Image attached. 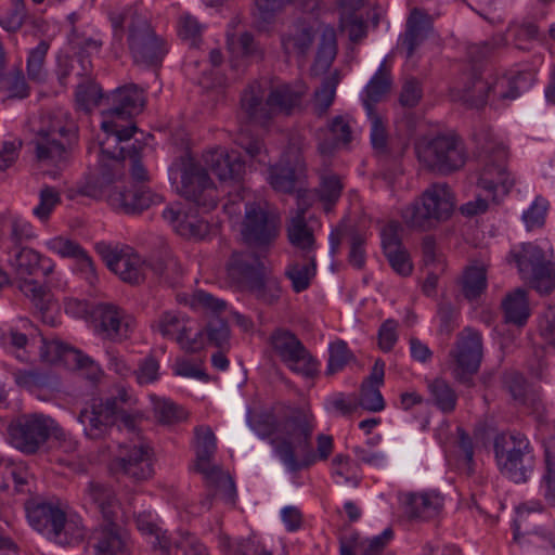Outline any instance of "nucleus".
Returning <instances> with one entry per match:
<instances>
[{
  "mask_svg": "<svg viewBox=\"0 0 555 555\" xmlns=\"http://www.w3.org/2000/svg\"><path fill=\"white\" fill-rule=\"evenodd\" d=\"M195 452L196 461L195 465H203L208 462H212L217 450V441L214 431L208 426L195 427Z\"/></svg>",
  "mask_w": 555,
  "mask_h": 555,
  "instance_id": "8fccbe9b",
  "label": "nucleus"
},
{
  "mask_svg": "<svg viewBox=\"0 0 555 555\" xmlns=\"http://www.w3.org/2000/svg\"><path fill=\"white\" fill-rule=\"evenodd\" d=\"M491 92L493 93V82L473 74L462 90L461 99L470 108H481L487 104Z\"/></svg>",
  "mask_w": 555,
  "mask_h": 555,
  "instance_id": "a19ab883",
  "label": "nucleus"
},
{
  "mask_svg": "<svg viewBox=\"0 0 555 555\" xmlns=\"http://www.w3.org/2000/svg\"><path fill=\"white\" fill-rule=\"evenodd\" d=\"M433 30V18L424 10L414 8L406 20L402 44L406 48V56L411 57L415 49L428 37Z\"/></svg>",
  "mask_w": 555,
  "mask_h": 555,
  "instance_id": "cd10ccee",
  "label": "nucleus"
},
{
  "mask_svg": "<svg viewBox=\"0 0 555 555\" xmlns=\"http://www.w3.org/2000/svg\"><path fill=\"white\" fill-rule=\"evenodd\" d=\"M206 166L221 181L240 182L245 173V163L236 151L216 149L204 155Z\"/></svg>",
  "mask_w": 555,
  "mask_h": 555,
  "instance_id": "a878e982",
  "label": "nucleus"
},
{
  "mask_svg": "<svg viewBox=\"0 0 555 555\" xmlns=\"http://www.w3.org/2000/svg\"><path fill=\"white\" fill-rule=\"evenodd\" d=\"M508 263L514 262L520 279L541 296L555 289V266L546 258L544 250L533 243H522L509 251Z\"/></svg>",
  "mask_w": 555,
  "mask_h": 555,
  "instance_id": "1a4fd4ad",
  "label": "nucleus"
},
{
  "mask_svg": "<svg viewBox=\"0 0 555 555\" xmlns=\"http://www.w3.org/2000/svg\"><path fill=\"white\" fill-rule=\"evenodd\" d=\"M391 86V75L384 62L364 88L362 101L365 111L376 112L374 104L380 102L390 92Z\"/></svg>",
  "mask_w": 555,
  "mask_h": 555,
  "instance_id": "4c0bfd02",
  "label": "nucleus"
},
{
  "mask_svg": "<svg viewBox=\"0 0 555 555\" xmlns=\"http://www.w3.org/2000/svg\"><path fill=\"white\" fill-rule=\"evenodd\" d=\"M450 357L455 365L453 369L454 377L463 384L469 383L472 376L478 372L482 359L480 333L470 327H465L457 334Z\"/></svg>",
  "mask_w": 555,
  "mask_h": 555,
  "instance_id": "2eb2a0df",
  "label": "nucleus"
},
{
  "mask_svg": "<svg viewBox=\"0 0 555 555\" xmlns=\"http://www.w3.org/2000/svg\"><path fill=\"white\" fill-rule=\"evenodd\" d=\"M169 179L177 184L178 193L205 210L217 206L218 191L207 170L190 156H181L169 167Z\"/></svg>",
  "mask_w": 555,
  "mask_h": 555,
  "instance_id": "20e7f679",
  "label": "nucleus"
},
{
  "mask_svg": "<svg viewBox=\"0 0 555 555\" xmlns=\"http://www.w3.org/2000/svg\"><path fill=\"white\" fill-rule=\"evenodd\" d=\"M545 467L543 476L545 485L544 500L547 505L555 506V440L545 447Z\"/></svg>",
  "mask_w": 555,
  "mask_h": 555,
  "instance_id": "bf43d9fd",
  "label": "nucleus"
},
{
  "mask_svg": "<svg viewBox=\"0 0 555 555\" xmlns=\"http://www.w3.org/2000/svg\"><path fill=\"white\" fill-rule=\"evenodd\" d=\"M241 109L246 119L259 126H268L272 120L268 92L259 81L250 82L241 94Z\"/></svg>",
  "mask_w": 555,
  "mask_h": 555,
  "instance_id": "4be33fe9",
  "label": "nucleus"
},
{
  "mask_svg": "<svg viewBox=\"0 0 555 555\" xmlns=\"http://www.w3.org/2000/svg\"><path fill=\"white\" fill-rule=\"evenodd\" d=\"M315 36L317 30L310 23L306 21L296 22L289 31L282 36L284 53L288 56L305 57L312 48Z\"/></svg>",
  "mask_w": 555,
  "mask_h": 555,
  "instance_id": "c85d7f7f",
  "label": "nucleus"
},
{
  "mask_svg": "<svg viewBox=\"0 0 555 555\" xmlns=\"http://www.w3.org/2000/svg\"><path fill=\"white\" fill-rule=\"evenodd\" d=\"M118 413L114 399H92L78 414V423L86 438L94 441L111 437L117 426Z\"/></svg>",
  "mask_w": 555,
  "mask_h": 555,
  "instance_id": "4468645a",
  "label": "nucleus"
},
{
  "mask_svg": "<svg viewBox=\"0 0 555 555\" xmlns=\"http://www.w3.org/2000/svg\"><path fill=\"white\" fill-rule=\"evenodd\" d=\"M105 522L93 533L96 555H129L126 538L115 520Z\"/></svg>",
  "mask_w": 555,
  "mask_h": 555,
  "instance_id": "2f4dec72",
  "label": "nucleus"
},
{
  "mask_svg": "<svg viewBox=\"0 0 555 555\" xmlns=\"http://www.w3.org/2000/svg\"><path fill=\"white\" fill-rule=\"evenodd\" d=\"M12 99H25L29 95V86L21 67H15L8 74L3 73L0 83Z\"/></svg>",
  "mask_w": 555,
  "mask_h": 555,
  "instance_id": "4d7b16f0",
  "label": "nucleus"
},
{
  "mask_svg": "<svg viewBox=\"0 0 555 555\" xmlns=\"http://www.w3.org/2000/svg\"><path fill=\"white\" fill-rule=\"evenodd\" d=\"M152 327L157 328L163 337L170 339L193 331L192 322L185 315L173 311L163 312Z\"/></svg>",
  "mask_w": 555,
  "mask_h": 555,
  "instance_id": "79ce46f5",
  "label": "nucleus"
},
{
  "mask_svg": "<svg viewBox=\"0 0 555 555\" xmlns=\"http://www.w3.org/2000/svg\"><path fill=\"white\" fill-rule=\"evenodd\" d=\"M151 455L152 449L143 441L120 446V454L113 465L117 472H122L137 481L145 480L153 475Z\"/></svg>",
  "mask_w": 555,
  "mask_h": 555,
  "instance_id": "aec40b11",
  "label": "nucleus"
},
{
  "mask_svg": "<svg viewBox=\"0 0 555 555\" xmlns=\"http://www.w3.org/2000/svg\"><path fill=\"white\" fill-rule=\"evenodd\" d=\"M337 53L336 39L333 33L323 34L318 47L315 60L310 68L313 76H321L325 74Z\"/></svg>",
  "mask_w": 555,
  "mask_h": 555,
  "instance_id": "49530a36",
  "label": "nucleus"
},
{
  "mask_svg": "<svg viewBox=\"0 0 555 555\" xmlns=\"http://www.w3.org/2000/svg\"><path fill=\"white\" fill-rule=\"evenodd\" d=\"M285 437L272 439L274 451L286 468L298 472L315 462L317 455L311 447L313 426L304 414L286 420L284 424Z\"/></svg>",
  "mask_w": 555,
  "mask_h": 555,
  "instance_id": "39448f33",
  "label": "nucleus"
},
{
  "mask_svg": "<svg viewBox=\"0 0 555 555\" xmlns=\"http://www.w3.org/2000/svg\"><path fill=\"white\" fill-rule=\"evenodd\" d=\"M434 404L442 413H452L455 410L457 396L453 388L442 378H435L428 384Z\"/></svg>",
  "mask_w": 555,
  "mask_h": 555,
  "instance_id": "09e8293b",
  "label": "nucleus"
},
{
  "mask_svg": "<svg viewBox=\"0 0 555 555\" xmlns=\"http://www.w3.org/2000/svg\"><path fill=\"white\" fill-rule=\"evenodd\" d=\"M50 44L46 40H41L38 46L29 51L27 57V76L34 82H43L47 79V70L44 68L46 56Z\"/></svg>",
  "mask_w": 555,
  "mask_h": 555,
  "instance_id": "603ef678",
  "label": "nucleus"
},
{
  "mask_svg": "<svg viewBox=\"0 0 555 555\" xmlns=\"http://www.w3.org/2000/svg\"><path fill=\"white\" fill-rule=\"evenodd\" d=\"M54 421L43 414H24L8 427L10 441L25 454H35L50 438Z\"/></svg>",
  "mask_w": 555,
  "mask_h": 555,
  "instance_id": "f8f14e48",
  "label": "nucleus"
},
{
  "mask_svg": "<svg viewBox=\"0 0 555 555\" xmlns=\"http://www.w3.org/2000/svg\"><path fill=\"white\" fill-rule=\"evenodd\" d=\"M207 339L210 345L220 350H228L230 347V328L223 319L212 318L205 327Z\"/></svg>",
  "mask_w": 555,
  "mask_h": 555,
  "instance_id": "13d9d810",
  "label": "nucleus"
},
{
  "mask_svg": "<svg viewBox=\"0 0 555 555\" xmlns=\"http://www.w3.org/2000/svg\"><path fill=\"white\" fill-rule=\"evenodd\" d=\"M61 204L60 192L51 185H44L39 192V204L34 208L33 214L40 220L49 219L53 209Z\"/></svg>",
  "mask_w": 555,
  "mask_h": 555,
  "instance_id": "052dcab7",
  "label": "nucleus"
},
{
  "mask_svg": "<svg viewBox=\"0 0 555 555\" xmlns=\"http://www.w3.org/2000/svg\"><path fill=\"white\" fill-rule=\"evenodd\" d=\"M248 424L260 438L272 436L279 427L275 415L270 411L248 413Z\"/></svg>",
  "mask_w": 555,
  "mask_h": 555,
  "instance_id": "680f3d73",
  "label": "nucleus"
},
{
  "mask_svg": "<svg viewBox=\"0 0 555 555\" xmlns=\"http://www.w3.org/2000/svg\"><path fill=\"white\" fill-rule=\"evenodd\" d=\"M99 321L100 334L113 341H122L129 337L132 331V320L124 315V312L116 306L100 304L94 310Z\"/></svg>",
  "mask_w": 555,
  "mask_h": 555,
  "instance_id": "5701e85b",
  "label": "nucleus"
},
{
  "mask_svg": "<svg viewBox=\"0 0 555 555\" xmlns=\"http://www.w3.org/2000/svg\"><path fill=\"white\" fill-rule=\"evenodd\" d=\"M11 266L21 278L34 275L38 271H41L47 276L54 269V263L50 259L43 258L38 251L28 247L15 249Z\"/></svg>",
  "mask_w": 555,
  "mask_h": 555,
  "instance_id": "72a5a7b5",
  "label": "nucleus"
},
{
  "mask_svg": "<svg viewBox=\"0 0 555 555\" xmlns=\"http://www.w3.org/2000/svg\"><path fill=\"white\" fill-rule=\"evenodd\" d=\"M75 96L77 106L85 112H89L92 105L105 104L102 89L89 78L78 83Z\"/></svg>",
  "mask_w": 555,
  "mask_h": 555,
  "instance_id": "864d4df0",
  "label": "nucleus"
},
{
  "mask_svg": "<svg viewBox=\"0 0 555 555\" xmlns=\"http://www.w3.org/2000/svg\"><path fill=\"white\" fill-rule=\"evenodd\" d=\"M145 102L144 90L135 83H127L105 96V105L108 107L103 115L109 118L131 119L143 111Z\"/></svg>",
  "mask_w": 555,
  "mask_h": 555,
  "instance_id": "a211bd4d",
  "label": "nucleus"
},
{
  "mask_svg": "<svg viewBox=\"0 0 555 555\" xmlns=\"http://www.w3.org/2000/svg\"><path fill=\"white\" fill-rule=\"evenodd\" d=\"M344 184L340 177L334 173L322 175L317 189L319 199L323 203L324 209L330 211L341 196Z\"/></svg>",
  "mask_w": 555,
  "mask_h": 555,
  "instance_id": "3c124183",
  "label": "nucleus"
},
{
  "mask_svg": "<svg viewBox=\"0 0 555 555\" xmlns=\"http://www.w3.org/2000/svg\"><path fill=\"white\" fill-rule=\"evenodd\" d=\"M328 351L330 357L325 372L327 376H332L341 371L353 359L352 352L344 340H336L332 343Z\"/></svg>",
  "mask_w": 555,
  "mask_h": 555,
  "instance_id": "6e6d98bb",
  "label": "nucleus"
},
{
  "mask_svg": "<svg viewBox=\"0 0 555 555\" xmlns=\"http://www.w3.org/2000/svg\"><path fill=\"white\" fill-rule=\"evenodd\" d=\"M420 164L428 171L448 176L459 171L467 160L463 140L455 134L439 133L415 143Z\"/></svg>",
  "mask_w": 555,
  "mask_h": 555,
  "instance_id": "7ed1b4c3",
  "label": "nucleus"
},
{
  "mask_svg": "<svg viewBox=\"0 0 555 555\" xmlns=\"http://www.w3.org/2000/svg\"><path fill=\"white\" fill-rule=\"evenodd\" d=\"M339 80V72L335 70L324 77L320 88L314 91L313 111L318 117H323L333 104Z\"/></svg>",
  "mask_w": 555,
  "mask_h": 555,
  "instance_id": "a18cd8bd",
  "label": "nucleus"
},
{
  "mask_svg": "<svg viewBox=\"0 0 555 555\" xmlns=\"http://www.w3.org/2000/svg\"><path fill=\"white\" fill-rule=\"evenodd\" d=\"M380 386L362 383L358 405L370 412H379L385 409V401L379 390Z\"/></svg>",
  "mask_w": 555,
  "mask_h": 555,
  "instance_id": "69168bd1",
  "label": "nucleus"
},
{
  "mask_svg": "<svg viewBox=\"0 0 555 555\" xmlns=\"http://www.w3.org/2000/svg\"><path fill=\"white\" fill-rule=\"evenodd\" d=\"M17 287L41 313L50 309L53 296L47 285H42L33 279H22Z\"/></svg>",
  "mask_w": 555,
  "mask_h": 555,
  "instance_id": "de8ad7c7",
  "label": "nucleus"
},
{
  "mask_svg": "<svg viewBox=\"0 0 555 555\" xmlns=\"http://www.w3.org/2000/svg\"><path fill=\"white\" fill-rule=\"evenodd\" d=\"M454 206V196L449 185L433 184L402 210V219L411 229L427 231L449 219Z\"/></svg>",
  "mask_w": 555,
  "mask_h": 555,
  "instance_id": "0eeeda50",
  "label": "nucleus"
},
{
  "mask_svg": "<svg viewBox=\"0 0 555 555\" xmlns=\"http://www.w3.org/2000/svg\"><path fill=\"white\" fill-rule=\"evenodd\" d=\"M101 128L106 133V137L101 142H108V146L112 150L118 151L122 149L119 144L122 141L130 140L133 134L138 131L135 124L131 122L127 127H120L117 124V118H111V120H104L101 125Z\"/></svg>",
  "mask_w": 555,
  "mask_h": 555,
  "instance_id": "5fc2aeb1",
  "label": "nucleus"
},
{
  "mask_svg": "<svg viewBox=\"0 0 555 555\" xmlns=\"http://www.w3.org/2000/svg\"><path fill=\"white\" fill-rule=\"evenodd\" d=\"M305 214L306 208H301L300 212L292 218L287 227V237L294 247L309 255L314 249L315 240L312 230L307 225Z\"/></svg>",
  "mask_w": 555,
  "mask_h": 555,
  "instance_id": "58836bf2",
  "label": "nucleus"
},
{
  "mask_svg": "<svg viewBox=\"0 0 555 555\" xmlns=\"http://www.w3.org/2000/svg\"><path fill=\"white\" fill-rule=\"evenodd\" d=\"M96 250L108 269L124 282L137 285L145 280L147 263L138 254L117 250L104 243L96 244Z\"/></svg>",
  "mask_w": 555,
  "mask_h": 555,
  "instance_id": "f3484780",
  "label": "nucleus"
},
{
  "mask_svg": "<svg viewBox=\"0 0 555 555\" xmlns=\"http://www.w3.org/2000/svg\"><path fill=\"white\" fill-rule=\"evenodd\" d=\"M460 287L464 298L469 301L480 297L487 288V271L485 267H467L460 280Z\"/></svg>",
  "mask_w": 555,
  "mask_h": 555,
  "instance_id": "37998d69",
  "label": "nucleus"
},
{
  "mask_svg": "<svg viewBox=\"0 0 555 555\" xmlns=\"http://www.w3.org/2000/svg\"><path fill=\"white\" fill-rule=\"evenodd\" d=\"M125 149L112 150L108 142H100L98 172L89 176L77 192L82 196L100 198L104 192L125 176Z\"/></svg>",
  "mask_w": 555,
  "mask_h": 555,
  "instance_id": "9b49d317",
  "label": "nucleus"
},
{
  "mask_svg": "<svg viewBox=\"0 0 555 555\" xmlns=\"http://www.w3.org/2000/svg\"><path fill=\"white\" fill-rule=\"evenodd\" d=\"M34 143L41 165L63 169L78 145V132L73 124L66 125L61 118L48 115L41 119Z\"/></svg>",
  "mask_w": 555,
  "mask_h": 555,
  "instance_id": "f03ea898",
  "label": "nucleus"
},
{
  "mask_svg": "<svg viewBox=\"0 0 555 555\" xmlns=\"http://www.w3.org/2000/svg\"><path fill=\"white\" fill-rule=\"evenodd\" d=\"M27 518L38 531L51 526V530L56 537L60 535L66 524V514L51 503H39L27 508Z\"/></svg>",
  "mask_w": 555,
  "mask_h": 555,
  "instance_id": "473e14b6",
  "label": "nucleus"
},
{
  "mask_svg": "<svg viewBox=\"0 0 555 555\" xmlns=\"http://www.w3.org/2000/svg\"><path fill=\"white\" fill-rule=\"evenodd\" d=\"M154 413L162 424H173L186 418L185 411L175 402L166 399L154 401Z\"/></svg>",
  "mask_w": 555,
  "mask_h": 555,
  "instance_id": "e2e57ef3",
  "label": "nucleus"
},
{
  "mask_svg": "<svg viewBox=\"0 0 555 555\" xmlns=\"http://www.w3.org/2000/svg\"><path fill=\"white\" fill-rule=\"evenodd\" d=\"M475 141L483 159L478 185L498 198V191L506 195L514 186V179L509 178L506 170L508 157L507 149L492 135L489 130L481 129L474 134Z\"/></svg>",
  "mask_w": 555,
  "mask_h": 555,
  "instance_id": "423d86ee",
  "label": "nucleus"
},
{
  "mask_svg": "<svg viewBox=\"0 0 555 555\" xmlns=\"http://www.w3.org/2000/svg\"><path fill=\"white\" fill-rule=\"evenodd\" d=\"M307 90L302 82L272 86L268 92L272 119L278 115L291 116L300 112Z\"/></svg>",
  "mask_w": 555,
  "mask_h": 555,
  "instance_id": "412c9836",
  "label": "nucleus"
},
{
  "mask_svg": "<svg viewBox=\"0 0 555 555\" xmlns=\"http://www.w3.org/2000/svg\"><path fill=\"white\" fill-rule=\"evenodd\" d=\"M306 171L301 150L289 144L280 162L269 168V183L281 193L291 194L297 190V183Z\"/></svg>",
  "mask_w": 555,
  "mask_h": 555,
  "instance_id": "dca6fc26",
  "label": "nucleus"
},
{
  "mask_svg": "<svg viewBox=\"0 0 555 555\" xmlns=\"http://www.w3.org/2000/svg\"><path fill=\"white\" fill-rule=\"evenodd\" d=\"M162 202V196L145 186H133L108 196L112 208L126 215L141 214L151 205Z\"/></svg>",
  "mask_w": 555,
  "mask_h": 555,
  "instance_id": "b1692460",
  "label": "nucleus"
},
{
  "mask_svg": "<svg viewBox=\"0 0 555 555\" xmlns=\"http://www.w3.org/2000/svg\"><path fill=\"white\" fill-rule=\"evenodd\" d=\"M173 555H208L205 545L193 534L184 533L175 540Z\"/></svg>",
  "mask_w": 555,
  "mask_h": 555,
  "instance_id": "774afa93",
  "label": "nucleus"
},
{
  "mask_svg": "<svg viewBox=\"0 0 555 555\" xmlns=\"http://www.w3.org/2000/svg\"><path fill=\"white\" fill-rule=\"evenodd\" d=\"M404 503L410 518L428 520L440 513L443 498L437 492H409L404 495Z\"/></svg>",
  "mask_w": 555,
  "mask_h": 555,
  "instance_id": "7c9ffc66",
  "label": "nucleus"
},
{
  "mask_svg": "<svg viewBox=\"0 0 555 555\" xmlns=\"http://www.w3.org/2000/svg\"><path fill=\"white\" fill-rule=\"evenodd\" d=\"M40 358L44 362L55 363L57 361H73L78 369H96L94 361L81 351L74 349L60 340L47 341L42 339Z\"/></svg>",
  "mask_w": 555,
  "mask_h": 555,
  "instance_id": "c756f323",
  "label": "nucleus"
},
{
  "mask_svg": "<svg viewBox=\"0 0 555 555\" xmlns=\"http://www.w3.org/2000/svg\"><path fill=\"white\" fill-rule=\"evenodd\" d=\"M219 542L228 555H257L260 550V543L250 538L232 543L230 537L222 534Z\"/></svg>",
  "mask_w": 555,
  "mask_h": 555,
  "instance_id": "338daca9",
  "label": "nucleus"
},
{
  "mask_svg": "<svg viewBox=\"0 0 555 555\" xmlns=\"http://www.w3.org/2000/svg\"><path fill=\"white\" fill-rule=\"evenodd\" d=\"M48 248L61 257L77 259L81 270L94 273L95 269L92 259L78 243L64 237H54L48 242Z\"/></svg>",
  "mask_w": 555,
  "mask_h": 555,
  "instance_id": "c03bdc74",
  "label": "nucleus"
},
{
  "mask_svg": "<svg viewBox=\"0 0 555 555\" xmlns=\"http://www.w3.org/2000/svg\"><path fill=\"white\" fill-rule=\"evenodd\" d=\"M496 465L500 472L516 483L526 482L534 469L533 449L528 438L520 433H502L493 442Z\"/></svg>",
  "mask_w": 555,
  "mask_h": 555,
  "instance_id": "6e6552de",
  "label": "nucleus"
},
{
  "mask_svg": "<svg viewBox=\"0 0 555 555\" xmlns=\"http://www.w3.org/2000/svg\"><path fill=\"white\" fill-rule=\"evenodd\" d=\"M503 389L512 397L513 401L533 413L542 414L545 405L539 391L529 388L525 376L517 371L505 372L502 376Z\"/></svg>",
  "mask_w": 555,
  "mask_h": 555,
  "instance_id": "393cba45",
  "label": "nucleus"
},
{
  "mask_svg": "<svg viewBox=\"0 0 555 555\" xmlns=\"http://www.w3.org/2000/svg\"><path fill=\"white\" fill-rule=\"evenodd\" d=\"M317 274L315 256H309L306 263L292 261L284 271L286 279L291 281L292 288L295 293L306 291Z\"/></svg>",
  "mask_w": 555,
  "mask_h": 555,
  "instance_id": "ea45409f",
  "label": "nucleus"
},
{
  "mask_svg": "<svg viewBox=\"0 0 555 555\" xmlns=\"http://www.w3.org/2000/svg\"><path fill=\"white\" fill-rule=\"evenodd\" d=\"M114 38L122 41L127 29V43L137 64L154 66L159 64L167 53L165 40L157 36L146 16L134 7L109 12Z\"/></svg>",
  "mask_w": 555,
  "mask_h": 555,
  "instance_id": "f257e3e1",
  "label": "nucleus"
},
{
  "mask_svg": "<svg viewBox=\"0 0 555 555\" xmlns=\"http://www.w3.org/2000/svg\"><path fill=\"white\" fill-rule=\"evenodd\" d=\"M195 470L203 475L206 486L212 491L203 502L207 508H210L211 500L214 496H220L227 502L234 503L236 489L232 477L222 470L218 465L208 462L201 465H195Z\"/></svg>",
  "mask_w": 555,
  "mask_h": 555,
  "instance_id": "bb28decb",
  "label": "nucleus"
},
{
  "mask_svg": "<svg viewBox=\"0 0 555 555\" xmlns=\"http://www.w3.org/2000/svg\"><path fill=\"white\" fill-rule=\"evenodd\" d=\"M273 351L292 371L306 377L318 372V362L298 337L286 328L274 330L269 338Z\"/></svg>",
  "mask_w": 555,
  "mask_h": 555,
  "instance_id": "ddd939ff",
  "label": "nucleus"
},
{
  "mask_svg": "<svg viewBox=\"0 0 555 555\" xmlns=\"http://www.w3.org/2000/svg\"><path fill=\"white\" fill-rule=\"evenodd\" d=\"M506 323L524 326L530 317L528 292L518 287L508 293L502 301Z\"/></svg>",
  "mask_w": 555,
  "mask_h": 555,
  "instance_id": "e433bc0d",
  "label": "nucleus"
},
{
  "mask_svg": "<svg viewBox=\"0 0 555 555\" xmlns=\"http://www.w3.org/2000/svg\"><path fill=\"white\" fill-rule=\"evenodd\" d=\"M263 251H233L227 262L230 283L240 291L246 289L268 268L262 261Z\"/></svg>",
  "mask_w": 555,
  "mask_h": 555,
  "instance_id": "6ab92c4d",
  "label": "nucleus"
},
{
  "mask_svg": "<svg viewBox=\"0 0 555 555\" xmlns=\"http://www.w3.org/2000/svg\"><path fill=\"white\" fill-rule=\"evenodd\" d=\"M371 121V143L380 154L387 153L388 133L382 116L377 112H366Z\"/></svg>",
  "mask_w": 555,
  "mask_h": 555,
  "instance_id": "0e129e2a",
  "label": "nucleus"
},
{
  "mask_svg": "<svg viewBox=\"0 0 555 555\" xmlns=\"http://www.w3.org/2000/svg\"><path fill=\"white\" fill-rule=\"evenodd\" d=\"M86 492L96 505L104 521L116 520L119 503L115 491L109 486L98 481H90Z\"/></svg>",
  "mask_w": 555,
  "mask_h": 555,
  "instance_id": "c9c22d12",
  "label": "nucleus"
},
{
  "mask_svg": "<svg viewBox=\"0 0 555 555\" xmlns=\"http://www.w3.org/2000/svg\"><path fill=\"white\" fill-rule=\"evenodd\" d=\"M281 218L267 206L248 202L241 224V238L245 245L259 251H268L280 235Z\"/></svg>",
  "mask_w": 555,
  "mask_h": 555,
  "instance_id": "9d476101",
  "label": "nucleus"
},
{
  "mask_svg": "<svg viewBox=\"0 0 555 555\" xmlns=\"http://www.w3.org/2000/svg\"><path fill=\"white\" fill-rule=\"evenodd\" d=\"M244 291L266 306L276 305L283 293L280 279L271 274L268 269Z\"/></svg>",
  "mask_w": 555,
  "mask_h": 555,
  "instance_id": "f704fd0d",
  "label": "nucleus"
}]
</instances>
